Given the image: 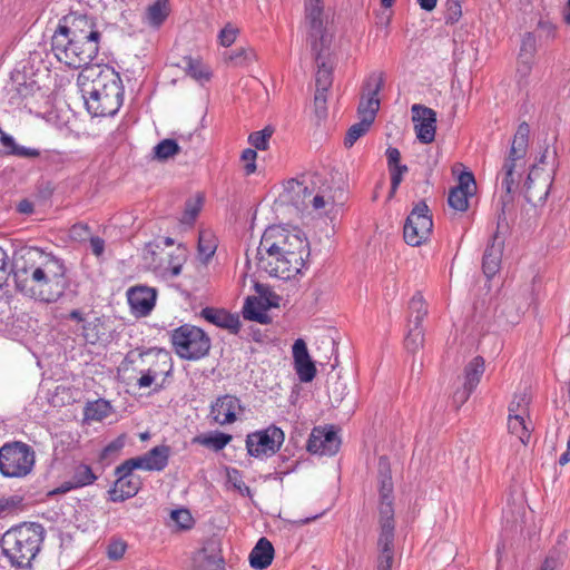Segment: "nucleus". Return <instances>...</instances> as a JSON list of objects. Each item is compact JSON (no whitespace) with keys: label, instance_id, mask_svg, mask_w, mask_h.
I'll return each mask as SVG.
<instances>
[{"label":"nucleus","instance_id":"680f3d73","mask_svg":"<svg viewBox=\"0 0 570 570\" xmlns=\"http://www.w3.org/2000/svg\"><path fill=\"white\" fill-rule=\"evenodd\" d=\"M170 517L181 529L191 528L194 522L193 517L187 509L173 510Z\"/></svg>","mask_w":570,"mask_h":570},{"label":"nucleus","instance_id":"b1692460","mask_svg":"<svg viewBox=\"0 0 570 570\" xmlns=\"http://www.w3.org/2000/svg\"><path fill=\"white\" fill-rule=\"evenodd\" d=\"M294 368L301 382L309 383L316 376V366L312 361L306 343L303 338H297L293 346Z\"/></svg>","mask_w":570,"mask_h":570},{"label":"nucleus","instance_id":"f03ea898","mask_svg":"<svg viewBox=\"0 0 570 570\" xmlns=\"http://www.w3.org/2000/svg\"><path fill=\"white\" fill-rule=\"evenodd\" d=\"M78 83L88 112L95 117L114 116L124 101V86L119 73L110 66L85 68Z\"/></svg>","mask_w":570,"mask_h":570},{"label":"nucleus","instance_id":"6e6d98bb","mask_svg":"<svg viewBox=\"0 0 570 570\" xmlns=\"http://www.w3.org/2000/svg\"><path fill=\"white\" fill-rule=\"evenodd\" d=\"M407 170H409L407 166L401 165V164L394 165L393 167H391L389 169L390 176H391L390 197H392L396 193L400 184L403 180V175L406 174Z\"/></svg>","mask_w":570,"mask_h":570},{"label":"nucleus","instance_id":"4468645a","mask_svg":"<svg viewBox=\"0 0 570 570\" xmlns=\"http://www.w3.org/2000/svg\"><path fill=\"white\" fill-rule=\"evenodd\" d=\"M380 534L377 548L380 556L376 570H391L394 558L395 519L389 511L379 514Z\"/></svg>","mask_w":570,"mask_h":570},{"label":"nucleus","instance_id":"5701e85b","mask_svg":"<svg viewBox=\"0 0 570 570\" xmlns=\"http://www.w3.org/2000/svg\"><path fill=\"white\" fill-rule=\"evenodd\" d=\"M475 189V179L472 173L464 171L459 176V185L450 189L448 204L455 210L465 212L469 207V197Z\"/></svg>","mask_w":570,"mask_h":570},{"label":"nucleus","instance_id":"1a4fd4ad","mask_svg":"<svg viewBox=\"0 0 570 570\" xmlns=\"http://www.w3.org/2000/svg\"><path fill=\"white\" fill-rule=\"evenodd\" d=\"M148 358V367L140 370L141 376L137 381L139 389L155 385L154 391L159 392L165 387L166 379L173 372V358L169 352L161 348H150L140 354Z\"/></svg>","mask_w":570,"mask_h":570},{"label":"nucleus","instance_id":"ddd939ff","mask_svg":"<svg viewBox=\"0 0 570 570\" xmlns=\"http://www.w3.org/2000/svg\"><path fill=\"white\" fill-rule=\"evenodd\" d=\"M304 22L308 30L311 50H317L318 46L327 47L323 0H304Z\"/></svg>","mask_w":570,"mask_h":570},{"label":"nucleus","instance_id":"49530a36","mask_svg":"<svg viewBox=\"0 0 570 570\" xmlns=\"http://www.w3.org/2000/svg\"><path fill=\"white\" fill-rule=\"evenodd\" d=\"M204 197L200 194H197L195 198L187 199L185 203L183 222L187 224L194 223L202 209Z\"/></svg>","mask_w":570,"mask_h":570},{"label":"nucleus","instance_id":"c756f323","mask_svg":"<svg viewBox=\"0 0 570 570\" xmlns=\"http://www.w3.org/2000/svg\"><path fill=\"white\" fill-rule=\"evenodd\" d=\"M274 547L271 541L263 537L261 538L249 553V564L257 570L268 568L274 559Z\"/></svg>","mask_w":570,"mask_h":570},{"label":"nucleus","instance_id":"09e8293b","mask_svg":"<svg viewBox=\"0 0 570 570\" xmlns=\"http://www.w3.org/2000/svg\"><path fill=\"white\" fill-rule=\"evenodd\" d=\"M126 435L121 434L117 436L115 440L109 442L100 452L99 459L100 461H108L115 459L120 450L125 446Z\"/></svg>","mask_w":570,"mask_h":570},{"label":"nucleus","instance_id":"473e14b6","mask_svg":"<svg viewBox=\"0 0 570 570\" xmlns=\"http://www.w3.org/2000/svg\"><path fill=\"white\" fill-rule=\"evenodd\" d=\"M243 317L248 321H255L261 324L271 323V317L266 313V306L257 296H247L242 309Z\"/></svg>","mask_w":570,"mask_h":570},{"label":"nucleus","instance_id":"bb28decb","mask_svg":"<svg viewBox=\"0 0 570 570\" xmlns=\"http://www.w3.org/2000/svg\"><path fill=\"white\" fill-rule=\"evenodd\" d=\"M200 316L208 323L228 330L233 334H238L240 330L239 316L224 308L205 307L202 309Z\"/></svg>","mask_w":570,"mask_h":570},{"label":"nucleus","instance_id":"774afa93","mask_svg":"<svg viewBox=\"0 0 570 570\" xmlns=\"http://www.w3.org/2000/svg\"><path fill=\"white\" fill-rule=\"evenodd\" d=\"M184 259L167 255V266L164 267L165 272H169L170 276H178L181 272Z\"/></svg>","mask_w":570,"mask_h":570},{"label":"nucleus","instance_id":"9d476101","mask_svg":"<svg viewBox=\"0 0 570 570\" xmlns=\"http://www.w3.org/2000/svg\"><path fill=\"white\" fill-rule=\"evenodd\" d=\"M306 262L294 265L289 262V256L281 249L267 248L264 242H259L257 247V266L259 269L268 273L271 276L282 279H291L302 272Z\"/></svg>","mask_w":570,"mask_h":570},{"label":"nucleus","instance_id":"a211bd4d","mask_svg":"<svg viewBox=\"0 0 570 570\" xmlns=\"http://www.w3.org/2000/svg\"><path fill=\"white\" fill-rule=\"evenodd\" d=\"M411 111L416 138L422 144H431L435 138L436 112L419 104L413 105Z\"/></svg>","mask_w":570,"mask_h":570},{"label":"nucleus","instance_id":"13d9d810","mask_svg":"<svg viewBox=\"0 0 570 570\" xmlns=\"http://www.w3.org/2000/svg\"><path fill=\"white\" fill-rule=\"evenodd\" d=\"M529 400L525 394L517 395L509 405V414L521 415L525 417L528 414Z\"/></svg>","mask_w":570,"mask_h":570},{"label":"nucleus","instance_id":"0e129e2a","mask_svg":"<svg viewBox=\"0 0 570 570\" xmlns=\"http://www.w3.org/2000/svg\"><path fill=\"white\" fill-rule=\"evenodd\" d=\"M238 30L236 28H233L230 24H227L225 28H223L218 35L219 43L224 47L232 46L237 37Z\"/></svg>","mask_w":570,"mask_h":570},{"label":"nucleus","instance_id":"79ce46f5","mask_svg":"<svg viewBox=\"0 0 570 570\" xmlns=\"http://www.w3.org/2000/svg\"><path fill=\"white\" fill-rule=\"evenodd\" d=\"M407 334L404 338V346L411 353H416L424 343V331L422 327L407 325Z\"/></svg>","mask_w":570,"mask_h":570},{"label":"nucleus","instance_id":"4d7b16f0","mask_svg":"<svg viewBox=\"0 0 570 570\" xmlns=\"http://www.w3.org/2000/svg\"><path fill=\"white\" fill-rule=\"evenodd\" d=\"M315 179H318V175L317 174L305 175V176H303V179L301 181L296 180V181L292 183V184H294L292 186V189L294 191H296L297 194L302 193L304 195V197H306V196L311 197L313 191H314V188L309 189L308 183L314 185L315 184Z\"/></svg>","mask_w":570,"mask_h":570},{"label":"nucleus","instance_id":"393cba45","mask_svg":"<svg viewBox=\"0 0 570 570\" xmlns=\"http://www.w3.org/2000/svg\"><path fill=\"white\" fill-rule=\"evenodd\" d=\"M98 476L92 471L91 466L86 463H76L70 470V478L62 482L57 489L52 491L53 494L67 493L71 490L80 489L92 484Z\"/></svg>","mask_w":570,"mask_h":570},{"label":"nucleus","instance_id":"de8ad7c7","mask_svg":"<svg viewBox=\"0 0 570 570\" xmlns=\"http://www.w3.org/2000/svg\"><path fill=\"white\" fill-rule=\"evenodd\" d=\"M274 132V129L269 126L262 130L254 131L248 136V142L258 150H266L268 148V141Z\"/></svg>","mask_w":570,"mask_h":570},{"label":"nucleus","instance_id":"4c0bfd02","mask_svg":"<svg viewBox=\"0 0 570 570\" xmlns=\"http://www.w3.org/2000/svg\"><path fill=\"white\" fill-rule=\"evenodd\" d=\"M508 431L515 435L520 442L527 445L530 441V429L525 423V417L515 414H509L508 416Z\"/></svg>","mask_w":570,"mask_h":570},{"label":"nucleus","instance_id":"7ed1b4c3","mask_svg":"<svg viewBox=\"0 0 570 570\" xmlns=\"http://www.w3.org/2000/svg\"><path fill=\"white\" fill-rule=\"evenodd\" d=\"M43 538L41 524L22 523L6 531L0 546L12 567L26 569L40 551Z\"/></svg>","mask_w":570,"mask_h":570},{"label":"nucleus","instance_id":"37998d69","mask_svg":"<svg viewBox=\"0 0 570 570\" xmlns=\"http://www.w3.org/2000/svg\"><path fill=\"white\" fill-rule=\"evenodd\" d=\"M217 248L216 239L209 232H200L198 238V253L204 262L215 254Z\"/></svg>","mask_w":570,"mask_h":570},{"label":"nucleus","instance_id":"f8f14e48","mask_svg":"<svg viewBox=\"0 0 570 570\" xmlns=\"http://www.w3.org/2000/svg\"><path fill=\"white\" fill-rule=\"evenodd\" d=\"M432 229L433 220L430 209L425 202H420L405 220L403 227L404 240L411 246H420L429 239Z\"/></svg>","mask_w":570,"mask_h":570},{"label":"nucleus","instance_id":"052dcab7","mask_svg":"<svg viewBox=\"0 0 570 570\" xmlns=\"http://www.w3.org/2000/svg\"><path fill=\"white\" fill-rule=\"evenodd\" d=\"M127 549V543L121 539L110 540L107 547V556L111 560H119L124 557Z\"/></svg>","mask_w":570,"mask_h":570},{"label":"nucleus","instance_id":"e2e57ef3","mask_svg":"<svg viewBox=\"0 0 570 570\" xmlns=\"http://www.w3.org/2000/svg\"><path fill=\"white\" fill-rule=\"evenodd\" d=\"M134 459L124 461L120 465L115 469V475L117 480L124 481L126 478H132V471L137 469L136 464H132Z\"/></svg>","mask_w":570,"mask_h":570},{"label":"nucleus","instance_id":"ea45409f","mask_svg":"<svg viewBox=\"0 0 570 570\" xmlns=\"http://www.w3.org/2000/svg\"><path fill=\"white\" fill-rule=\"evenodd\" d=\"M186 62V72L191 78L198 81H208L210 79V71L200 60L193 59L191 57L184 58Z\"/></svg>","mask_w":570,"mask_h":570},{"label":"nucleus","instance_id":"412c9836","mask_svg":"<svg viewBox=\"0 0 570 570\" xmlns=\"http://www.w3.org/2000/svg\"><path fill=\"white\" fill-rule=\"evenodd\" d=\"M501 215L499 216L495 234L485 247L482 257V271L487 278H492L501 268L504 242L499 237Z\"/></svg>","mask_w":570,"mask_h":570},{"label":"nucleus","instance_id":"7c9ffc66","mask_svg":"<svg viewBox=\"0 0 570 570\" xmlns=\"http://www.w3.org/2000/svg\"><path fill=\"white\" fill-rule=\"evenodd\" d=\"M550 185L551 181L547 178L540 180L534 178L530 173L523 185V195L525 200L532 205L543 203L548 198Z\"/></svg>","mask_w":570,"mask_h":570},{"label":"nucleus","instance_id":"5fc2aeb1","mask_svg":"<svg viewBox=\"0 0 570 570\" xmlns=\"http://www.w3.org/2000/svg\"><path fill=\"white\" fill-rule=\"evenodd\" d=\"M327 92L325 90H315L314 108L318 120H324L327 117Z\"/></svg>","mask_w":570,"mask_h":570},{"label":"nucleus","instance_id":"2eb2a0df","mask_svg":"<svg viewBox=\"0 0 570 570\" xmlns=\"http://www.w3.org/2000/svg\"><path fill=\"white\" fill-rule=\"evenodd\" d=\"M384 78L382 73H372L363 85V96L361 97L357 114L360 118L371 119L374 122L380 109L379 92L383 88Z\"/></svg>","mask_w":570,"mask_h":570},{"label":"nucleus","instance_id":"864d4df0","mask_svg":"<svg viewBox=\"0 0 570 570\" xmlns=\"http://www.w3.org/2000/svg\"><path fill=\"white\" fill-rule=\"evenodd\" d=\"M228 481L233 484L243 497H252V490L243 481V475L237 469H232L227 472Z\"/></svg>","mask_w":570,"mask_h":570},{"label":"nucleus","instance_id":"2f4dec72","mask_svg":"<svg viewBox=\"0 0 570 570\" xmlns=\"http://www.w3.org/2000/svg\"><path fill=\"white\" fill-rule=\"evenodd\" d=\"M141 488V480L138 476L126 478L124 481L116 480L114 487L108 491L109 500L122 502L135 497Z\"/></svg>","mask_w":570,"mask_h":570},{"label":"nucleus","instance_id":"dca6fc26","mask_svg":"<svg viewBox=\"0 0 570 570\" xmlns=\"http://www.w3.org/2000/svg\"><path fill=\"white\" fill-rule=\"evenodd\" d=\"M63 24H59L57 32L71 35L75 38L100 41L101 33L96 27L94 17L87 14L71 13L63 18Z\"/></svg>","mask_w":570,"mask_h":570},{"label":"nucleus","instance_id":"69168bd1","mask_svg":"<svg viewBox=\"0 0 570 570\" xmlns=\"http://www.w3.org/2000/svg\"><path fill=\"white\" fill-rule=\"evenodd\" d=\"M256 157H257V153L255 149L246 148L245 150H243L242 160H244L246 163V165H245L246 175H250L256 170V164H255Z\"/></svg>","mask_w":570,"mask_h":570},{"label":"nucleus","instance_id":"e433bc0d","mask_svg":"<svg viewBox=\"0 0 570 570\" xmlns=\"http://www.w3.org/2000/svg\"><path fill=\"white\" fill-rule=\"evenodd\" d=\"M169 11L168 0H157L146 11L148 24L155 28L160 27L169 16Z\"/></svg>","mask_w":570,"mask_h":570},{"label":"nucleus","instance_id":"58836bf2","mask_svg":"<svg viewBox=\"0 0 570 570\" xmlns=\"http://www.w3.org/2000/svg\"><path fill=\"white\" fill-rule=\"evenodd\" d=\"M154 158L159 161H165L180 153V147L175 139H164L158 142L154 149Z\"/></svg>","mask_w":570,"mask_h":570},{"label":"nucleus","instance_id":"a18cd8bd","mask_svg":"<svg viewBox=\"0 0 570 570\" xmlns=\"http://www.w3.org/2000/svg\"><path fill=\"white\" fill-rule=\"evenodd\" d=\"M255 51L252 48L242 47L232 51L227 59L234 66L245 67L252 63L255 60Z\"/></svg>","mask_w":570,"mask_h":570},{"label":"nucleus","instance_id":"20e7f679","mask_svg":"<svg viewBox=\"0 0 570 570\" xmlns=\"http://www.w3.org/2000/svg\"><path fill=\"white\" fill-rule=\"evenodd\" d=\"M530 126L528 122H521L512 138L510 149L503 159L498 178H501V187L505 191L502 197V213L504 207L513 199V193L519 188L520 179L525 170V156L529 148Z\"/></svg>","mask_w":570,"mask_h":570},{"label":"nucleus","instance_id":"603ef678","mask_svg":"<svg viewBox=\"0 0 570 570\" xmlns=\"http://www.w3.org/2000/svg\"><path fill=\"white\" fill-rule=\"evenodd\" d=\"M533 66L532 59H525L518 57L517 62V83L522 87L528 85V78L531 73Z\"/></svg>","mask_w":570,"mask_h":570},{"label":"nucleus","instance_id":"a19ab883","mask_svg":"<svg viewBox=\"0 0 570 570\" xmlns=\"http://www.w3.org/2000/svg\"><path fill=\"white\" fill-rule=\"evenodd\" d=\"M373 122L371 119L361 118V120L354 125H352L345 136L344 145L346 148H351L358 138L364 136L371 128Z\"/></svg>","mask_w":570,"mask_h":570},{"label":"nucleus","instance_id":"bf43d9fd","mask_svg":"<svg viewBox=\"0 0 570 570\" xmlns=\"http://www.w3.org/2000/svg\"><path fill=\"white\" fill-rule=\"evenodd\" d=\"M69 236L72 240L85 242L89 239L92 235L90 232V227L87 224L76 223L71 226L69 230Z\"/></svg>","mask_w":570,"mask_h":570},{"label":"nucleus","instance_id":"72a5a7b5","mask_svg":"<svg viewBox=\"0 0 570 570\" xmlns=\"http://www.w3.org/2000/svg\"><path fill=\"white\" fill-rule=\"evenodd\" d=\"M484 360L481 356L473 357L464 367L463 385L474 391L484 373Z\"/></svg>","mask_w":570,"mask_h":570},{"label":"nucleus","instance_id":"cd10ccee","mask_svg":"<svg viewBox=\"0 0 570 570\" xmlns=\"http://www.w3.org/2000/svg\"><path fill=\"white\" fill-rule=\"evenodd\" d=\"M81 336L87 344H104L109 341V328L105 317H94L82 324Z\"/></svg>","mask_w":570,"mask_h":570},{"label":"nucleus","instance_id":"9b49d317","mask_svg":"<svg viewBox=\"0 0 570 570\" xmlns=\"http://www.w3.org/2000/svg\"><path fill=\"white\" fill-rule=\"evenodd\" d=\"M284 441V431L275 424H271L266 429L248 433L245 445L248 455L256 459H265L276 454Z\"/></svg>","mask_w":570,"mask_h":570},{"label":"nucleus","instance_id":"423d86ee","mask_svg":"<svg viewBox=\"0 0 570 570\" xmlns=\"http://www.w3.org/2000/svg\"><path fill=\"white\" fill-rule=\"evenodd\" d=\"M267 248L281 249L289 256V262L299 265L309 257V243L298 229L274 225L265 229L262 238Z\"/></svg>","mask_w":570,"mask_h":570},{"label":"nucleus","instance_id":"6ab92c4d","mask_svg":"<svg viewBox=\"0 0 570 570\" xmlns=\"http://www.w3.org/2000/svg\"><path fill=\"white\" fill-rule=\"evenodd\" d=\"M157 291L145 285H137L127 291V299L135 316L145 317L155 307Z\"/></svg>","mask_w":570,"mask_h":570},{"label":"nucleus","instance_id":"8fccbe9b","mask_svg":"<svg viewBox=\"0 0 570 570\" xmlns=\"http://www.w3.org/2000/svg\"><path fill=\"white\" fill-rule=\"evenodd\" d=\"M109 404L106 401L89 403L85 409V416L88 420L101 421L108 415Z\"/></svg>","mask_w":570,"mask_h":570},{"label":"nucleus","instance_id":"f3484780","mask_svg":"<svg viewBox=\"0 0 570 570\" xmlns=\"http://www.w3.org/2000/svg\"><path fill=\"white\" fill-rule=\"evenodd\" d=\"M341 439L334 426H316L312 430L306 449L312 454L334 455L338 452Z\"/></svg>","mask_w":570,"mask_h":570},{"label":"nucleus","instance_id":"c03bdc74","mask_svg":"<svg viewBox=\"0 0 570 570\" xmlns=\"http://www.w3.org/2000/svg\"><path fill=\"white\" fill-rule=\"evenodd\" d=\"M462 17V4L460 0H445L443 9V20L448 26H453Z\"/></svg>","mask_w":570,"mask_h":570},{"label":"nucleus","instance_id":"c85d7f7f","mask_svg":"<svg viewBox=\"0 0 570 570\" xmlns=\"http://www.w3.org/2000/svg\"><path fill=\"white\" fill-rule=\"evenodd\" d=\"M326 47H317V50H312L317 70L315 75L316 90L328 91L333 83V66L328 58L324 57L323 51Z\"/></svg>","mask_w":570,"mask_h":570},{"label":"nucleus","instance_id":"3c124183","mask_svg":"<svg viewBox=\"0 0 570 570\" xmlns=\"http://www.w3.org/2000/svg\"><path fill=\"white\" fill-rule=\"evenodd\" d=\"M537 52V39L532 32H527L521 41L520 58L534 59Z\"/></svg>","mask_w":570,"mask_h":570},{"label":"nucleus","instance_id":"c9c22d12","mask_svg":"<svg viewBox=\"0 0 570 570\" xmlns=\"http://www.w3.org/2000/svg\"><path fill=\"white\" fill-rule=\"evenodd\" d=\"M232 439L233 438L230 434L215 431L196 436L194 442L218 452L223 450L232 441Z\"/></svg>","mask_w":570,"mask_h":570},{"label":"nucleus","instance_id":"a878e982","mask_svg":"<svg viewBox=\"0 0 570 570\" xmlns=\"http://www.w3.org/2000/svg\"><path fill=\"white\" fill-rule=\"evenodd\" d=\"M170 452L169 445H157L144 455L132 458L135 461L132 464H136L137 469L146 471H163L168 465Z\"/></svg>","mask_w":570,"mask_h":570},{"label":"nucleus","instance_id":"4be33fe9","mask_svg":"<svg viewBox=\"0 0 570 570\" xmlns=\"http://www.w3.org/2000/svg\"><path fill=\"white\" fill-rule=\"evenodd\" d=\"M242 404L238 397L234 395H223L216 399L210 406V416L219 425L232 424L237 420V413L242 411Z\"/></svg>","mask_w":570,"mask_h":570},{"label":"nucleus","instance_id":"0eeeda50","mask_svg":"<svg viewBox=\"0 0 570 570\" xmlns=\"http://www.w3.org/2000/svg\"><path fill=\"white\" fill-rule=\"evenodd\" d=\"M170 341L176 354L184 360H199L210 350V338L195 325L184 324L170 332Z\"/></svg>","mask_w":570,"mask_h":570},{"label":"nucleus","instance_id":"aec40b11","mask_svg":"<svg viewBox=\"0 0 570 570\" xmlns=\"http://www.w3.org/2000/svg\"><path fill=\"white\" fill-rule=\"evenodd\" d=\"M394 487L391 469L386 458H380L379 462V514L389 511L394 514Z\"/></svg>","mask_w":570,"mask_h":570},{"label":"nucleus","instance_id":"338daca9","mask_svg":"<svg viewBox=\"0 0 570 570\" xmlns=\"http://www.w3.org/2000/svg\"><path fill=\"white\" fill-rule=\"evenodd\" d=\"M472 392V390H468V387L463 384L462 387L456 389L452 395V401L455 409H460L469 400Z\"/></svg>","mask_w":570,"mask_h":570},{"label":"nucleus","instance_id":"f257e3e1","mask_svg":"<svg viewBox=\"0 0 570 570\" xmlns=\"http://www.w3.org/2000/svg\"><path fill=\"white\" fill-rule=\"evenodd\" d=\"M12 273L17 292L36 302L52 304L79 294V284L70 278L65 261L38 247L16 250Z\"/></svg>","mask_w":570,"mask_h":570},{"label":"nucleus","instance_id":"39448f33","mask_svg":"<svg viewBox=\"0 0 570 570\" xmlns=\"http://www.w3.org/2000/svg\"><path fill=\"white\" fill-rule=\"evenodd\" d=\"M51 50L55 57L66 66L73 69L83 66L87 68L98 55L99 42L55 31L51 38Z\"/></svg>","mask_w":570,"mask_h":570},{"label":"nucleus","instance_id":"f704fd0d","mask_svg":"<svg viewBox=\"0 0 570 570\" xmlns=\"http://www.w3.org/2000/svg\"><path fill=\"white\" fill-rule=\"evenodd\" d=\"M428 315V304L420 292H416L409 302L407 325L422 327V321Z\"/></svg>","mask_w":570,"mask_h":570},{"label":"nucleus","instance_id":"6e6552de","mask_svg":"<svg viewBox=\"0 0 570 570\" xmlns=\"http://www.w3.org/2000/svg\"><path fill=\"white\" fill-rule=\"evenodd\" d=\"M36 462L33 449L16 441L0 448V473L6 478H24L31 473Z\"/></svg>","mask_w":570,"mask_h":570}]
</instances>
